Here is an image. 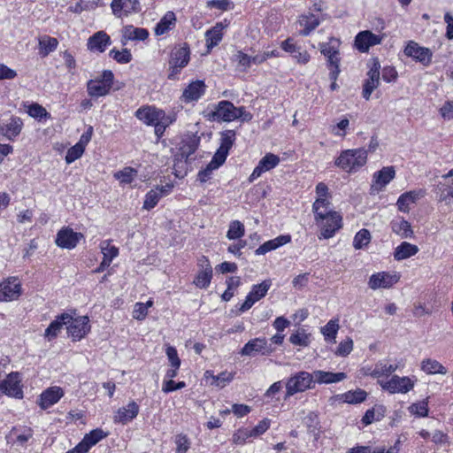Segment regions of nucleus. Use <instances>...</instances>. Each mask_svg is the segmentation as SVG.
I'll return each mask as SVG.
<instances>
[{"mask_svg":"<svg viewBox=\"0 0 453 453\" xmlns=\"http://www.w3.org/2000/svg\"><path fill=\"white\" fill-rule=\"evenodd\" d=\"M321 204H325L323 201L315 200L312 204V211L315 216V221L320 228L319 239H329L333 237L342 224V218L338 212H326L322 210L319 211Z\"/></svg>","mask_w":453,"mask_h":453,"instance_id":"1","label":"nucleus"},{"mask_svg":"<svg viewBox=\"0 0 453 453\" xmlns=\"http://www.w3.org/2000/svg\"><path fill=\"white\" fill-rule=\"evenodd\" d=\"M367 150L365 149L346 150L335 160V165L346 172H351L365 165Z\"/></svg>","mask_w":453,"mask_h":453,"instance_id":"2","label":"nucleus"},{"mask_svg":"<svg viewBox=\"0 0 453 453\" xmlns=\"http://www.w3.org/2000/svg\"><path fill=\"white\" fill-rule=\"evenodd\" d=\"M314 388L313 375L308 372L302 371L292 375L286 383L285 399L296 393L304 392Z\"/></svg>","mask_w":453,"mask_h":453,"instance_id":"3","label":"nucleus"},{"mask_svg":"<svg viewBox=\"0 0 453 453\" xmlns=\"http://www.w3.org/2000/svg\"><path fill=\"white\" fill-rule=\"evenodd\" d=\"M22 378L19 372H10L5 379L0 380V396L22 399L24 397Z\"/></svg>","mask_w":453,"mask_h":453,"instance_id":"4","label":"nucleus"},{"mask_svg":"<svg viewBox=\"0 0 453 453\" xmlns=\"http://www.w3.org/2000/svg\"><path fill=\"white\" fill-rule=\"evenodd\" d=\"M378 383L383 390L389 394H406L414 388L415 380L407 376L393 375L390 380H379Z\"/></svg>","mask_w":453,"mask_h":453,"instance_id":"5","label":"nucleus"},{"mask_svg":"<svg viewBox=\"0 0 453 453\" xmlns=\"http://www.w3.org/2000/svg\"><path fill=\"white\" fill-rule=\"evenodd\" d=\"M380 64L378 58H373L369 64V71L366 73L367 78L364 81L362 96L365 100H369L372 93L380 85Z\"/></svg>","mask_w":453,"mask_h":453,"instance_id":"6","label":"nucleus"},{"mask_svg":"<svg viewBox=\"0 0 453 453\" xmlns=\"http://www.w3.org/2000/svg\"><path fill=\"white\" fill-rule=\"evenodd\" d=\"M21 295V283L16 277H10L0 283V302L17 300Z\"/></svg>","mask_w":453,"mask_h":453,"instance_id":"7","label":"nucleus"},{"mask_svg":"<svg viewBox=\"0 0 453 453\" xmlns=\"http://www.w3.org/2000/svg\"><path fill=\"white\" fill-rule=\"evenodd\" d=\"M404 54L427 66L432 62L433 53L428 48L421 47L417 42L410 41L404 49Z\"/></svg>","mask_w":453,"mask_h":453,"instance_id":"8","label":"nucleus"},{"mask_svg":"<svg viewBox=\"0 0 453 453\" xmlns=\"http://www.w3.org/2000/svg\"><path fill=\"white\" fill-rule=\"evenodd\" d=\"M273 351L271 344L265 338H255L250 340L242 349V356H253L255 354L270 355Z\"/></svg>","mask_w":453,"mask_h":453,"instance_id":"9","label":"nucleus"},{"mask_svg":"<svg viewBox=\"0 0 453 453\" xmlns=\"http://www.w3.org/2000/svg\"><path fill=\"white\" fill-rule=\"evenodd\" d=\"M111 8L112 13L117 18H122L123 16L141 12L139 0H112Z\"/></svg>","mask_w":453,"mask_h":453,"instance_id":"10","label":"nucleus"},{"mask_svg":"<svg viewBox=\"0 0 453 453\" xmlns=\"http://www.w3.org/2000/svg\"><path fill=\"white\" fill-rule=\"evenodd\" d=\"M81 238H83L81 233L74 232L70 227H64L57 234L56 244L60 248L72 250L76 247Z\"/></svg>","mask_w":453,"mask_h":453,"instance_id":"11","label":"nucleus"},{"mask_svg":"<svg viewBox=\"0 0 453 453\" xmlns=\"http://www.w3.org/2000/svg\"><path fill=\"white\" fill-rule=\"evenodd\" d=\"M89 319L87 316H81L71 319L67 331L73 341L82 339L90 330Z\"/></svg>","mask_w":453,"mask_h":453,"instance_id":"12","label":"nucleus"},{"mask_svg":"<svg viewBox=\"0 0 453 453\" xmlns=\"http://www.w3.org/2000/svg\"><path fill=\"white\" fill-rule=\"evenodd\" d=\"M399 280V276L387 272L372 274L368 281L371 289L389 288Z\"/></svg>","mask_w":453,"mask_h":453,"instance_id":"13","label":"nucleus"},{"mask_svg":"<svg viewBox=\"0 0 453 453\" xmlns=\"http://www.w3.org/2000/svg\"><path fill=\"white\" fill-rule=\"evenodd\" d=\"M382 37L369 30L359 32L355 37V46L360 52H367L370 47L381 42Z\"/></svg>","mask_w":453,"mask_h":453,"instance_id":"14","label":"nucleus"},{"mask_svg":"<svg viewBox=\"0 0 453 453\" xmlns=\"http://www.w3.org/2000/svg\"><path fill=\"white\" fill-rule=\"evenodd\" d=\"M280 163V157L273 153H267L258 162L250 176V181H253L262 175V173L275 168Z\"/></svg>","mask_w":453,"mask_h":453,"instance_id":"15","label":"nucleus"},{"mask_svg":"<svg viewBox=\"0 0 453 453\" xmlns=\"http://www.w3.org/2000/svg\"><path fill=\"white\" fill-rule=\"evenodd\" d=\"M234 105L230 101H220L217 106L215 111H213L211 115L216 120H222L225 122H230L232 120L236 119V115H234Z\"/></svg>","mask_w":453,"mask_h":453,"instance_id":"16","label":"nucleus"},{"mask_svg":"<svg viewBox=\"0 0 453 453\" xmlns=\"http://www.w3.org/2000/svg\"><path fill=\"white\" fill-rule=\"evenodd\" d=\"M395 176V171L393 166H385L373 174V183L372 189L379 192L385 188Z\"/></svg>","mask_w":453,"mask_h":453,"instance_id":"17","label":"nucleus"},{"mask_svg":"<svg viewBox=\"0 0 453 453\" xmlns=\"http://www.w3.org/2000/svg\"><path fill=\"white\" fill-rule=\"evenodd\" d=\"M206 85L203 81H192L183 90L181 99L186 103L199 100L205 93Z\"/></svg>","mask_w":453,"mask_h":453,"instance_id":"18","label":"nucleus"},{"mask_svg":"<svg viewBox=\"0 0 453 453\" xmlns=\"http://www.w3.org/2000/svg\"><path fill=\"white\" fill-rule=\"evenodd\" d=\"M139 405L134 402L131 401L127 406L119 408L114 417V423L127 424L135 418L139 413Z\"/></svg>","mask_w":453,"mask_h":453,"instance_id":"19","label":"nucleus"},{"mask_svg":"<svg viewBox=\"0 0 453 453\" xmlns=\"http://www.w3.org/2000/svg\"><path fill=\"white\" fill-rule=\"evenodd\" d=\"M23 127V121L19 117L12 116L6 123L0 125V134L8 140H14Z\"/></svg>","mask_w":453,"mask_h":453,"instance_id":"20","label":"nucleus"},{"mask_svg":"<svg viewBox=\"0 0 453 453\" xmlns=\"http://www.w3.org/2000/svg\"><path fill=\"white\" fill-rule=\"evenodd\" d=\"M64 395V391L59 387H51L44 390L39 399V406L46 410L57 403Z\"/></svg>","mask_w":453,"mask_h":453,"instance_id":"21","label":"nucleus"},{"mask_svg":"<svg viewBox=\"0 0 453 453\" xmlns=\"http://www.w3.org/2000/svg\"><path fill=\"white\" fill-rule=\"evenodd\" d=\"M72 316L68 313H62L54 319L44 332V337L49 341L55 339L65 325H68Z\"/></svg>","mask_w":453,"mask_h":453,"instance_id":"22","label":"nucleus"},{"mask_svg":"<svg viewBox=\"0 0 453 453\" xmlns=\"http://www.w3.org/2000/svg\"><path fill=\"white\" fill-rule=\"evenodd\" d=\"M111 44V38L104 31H98L88 40V49L91 51L104 52Z\"/></svg>","mask_w":453,"mask_h":453,"instance_id":"23","label":"nucleus"},{"mask_svg":"<svg viewBox=\"0 0 453 453\" xmlns=\"http://www.w3.org/2000/svg\"><path fill=\"white\" fill-rule=\"evenodd\" d=\"M148 37L149 31L146 28L127 25L122 29L121 42L123 45H126L127 41H144Z\"/></svg>","mask_w":453,"mask_h":453,"instance_id":"24","label":"nucleus"},{"mask_svg":"<svg viewBox=\"0 0 453 453\" xmlns=\"http://www.w3.org/2000/svg\"><path fill=\"white\" fill-rule=\"evenodd\" d=\"M162 114V110L154 106L140 107L134 113L135 117L148 126H152L158 121V116Z\"/></svg>","mask_w":453,"mask_h":453,"instance_id":"25","label":"nucleus"},{"mask_svg":"<svg viewBox=\"0 0 453 453\" xmlns=\"http://www.w3.org/2000/svg\"><path fill=\"white\" fill-rule=\"evenodd\" d=\"M281 48L285 51L292 54L293 58L300 64H306L310 60V55L306 50H301V48L293 42V39L288 38L281 42Z\"/></svg>","mask_w":453,"mask_h":453,"instance_id":"26","label":"nucleus"},{"mask_svg":"<svg viewBox=\"0 0 453 453\" xmlns=\"http://www.w3.org/2000/svg\"><path fill=\"white\" fill-rule=\"evenodd\" d=\"M199 142L200 139L196 135H188L182 140L181 145L177 154L180 156V157L185 158V160L191 161L192 158H190V157L197 150Z\"/></svg>","mask_w":453,"mask_h":453,"instance_id":"27","label":"nucleus"},{"mask_svg":"<svg viewBox=\"0 0 453 453\" xmlns=\"http://www.w3.org/2000/svg\"><path fill=\"white\" fill-rule=\"evenodd\" d=\"M291 242V236L289 234H282L278 237L269 240L259 246L256 250V255H265L269 251L274 250L285 244Z\"/></svg>","mask_w":453,"mask_h":453,"instance_id":"28","label":"nucleus"},{"mask_svg":"<svg viewBox=\"0 0 453 453\" xmlns=\"http://www.w3.org/2000/svg\"><path fill=\"white\" fill-rule=\"evenodd\" d=\"M226 27L222 22H218L214 27L205 32L206 47L208 50L217 46L223 38V30Z\"/></svg>","mask_w":453,"mask_h":453,"instance_id":"29","label":"nucleus"},{"mask_svg":"<svg viewBox=\"0 0 453 453\" xmlns=\"http://www.w3.org/2000/svg\"><path fill=\"white\" fill-rule=\"evenodd\" d=\"M425 191L423 190H412L402 194L396 203L398 210L403 212H409L411 203H416L419 198L423 197Z\"/></svg>","mask_w":453,"mask_h":453,"instance_id":"30","label":"nucleus"},{"mask_svg":"<svg viewBox=\"0 0 453 453\" xmlns=\"http://www.w3.org/2000/svg\"><path fill=\"white\" fill-rule=\"evenodd\" d=\"M190 59V50L185 43L182 47L174 48L170 56L169 65H176L185 67Z\"/></svg>","mask_w":453,"mask_h":453,"instance_id":"31","label":"nucleus"},{"mask_svg":"<svg viewBox=\"0 0 453 453\" xmlns=\"http://www.w3.org/2000/svg\"><path fill=\"white\" fill-rule=\"evenodd\" d=\"M314 384L316 382L322 384H329V383H335L343 380L346 379L347 375L345 372H325L321 370L314 371L312 373Z\"/></svg>","mask_w":453,"mask_h":453,"instance_id":"32","label":"nucleus"},{"mask_svg":"<svg viewBox=\"0 0 453 453\" xmlns=\"http://www.w3.org/2000/svg\"><path fill=\"white\" fill-rule=\"evenodd\" d=\"M176 23L174 12H167L156 25L154 32L156 35H163L171 30Z\"/></svg>","mask_w":453,"mask_h":453,"instance_id":"33","label":"nucleus"},{"mask_svg":"<svg viewBox=\"0 0 453 453\" xmlns=\"http://www.w3.org/2000/svg\"><path fill=\"white\" fill-rule=\"evenodd\" d=\"M418 252V248L417 245L407 242H403L395 249L394 258L397 261H401L416 255Z\"/></svg>","mask_w":453,"mask_h":453,"instance_id":"34","label":"nucleus"},{"mask_svg":"<svg viewBox=\"0 0 453 453\" xmlns=\"http://www.w3.org/2000/svg\"><path fill=\"white\" fill-rule=\"evenodd\" d=\"M420 369L426 374H446L448 372L445 366L440 362L432 358H426L420 364Z\"/></svg>","mask_w":453,"mask_h":453,"instance_id":"35","label":"nucleus"},{"mask_svg":"<svg viewBox=\"0 0 453 453\" xmlns=\"http://www.w3.org/2000/svg\"><path fill=\"white\" fill-rule=\"evenodd\" d=\"M108 434L100 428H96L86 434L81 443L84 446L85 450L88 451L94 445L99 442L104 438L107 437Z\"/></svg>","mask_w":453,"mask_h":453,"instance_id":"36","label":"nucleus"},{"mask_svg":"<svg viewBox=\"0 0 453 453\" xmlns=\"http://www.w3.org/2000/svg\"><path fill=\"white\" fill-rule=\"evenodd\" d=\"M386 407L382 404H376L372 409H369L365 411L362 422L365 425H370L373 421H379L382 418H384L386 414Z\"/></svg>","mask_w":453,"mask_h":453,"instance_id":"37","label":"nucleus"},{"mask_svg":"<svg viewBox=\"0 0 453 453\" xmlns=\"http://www.w3.org/2000/svg\"><path fill=\"white\" fill-rule=\"evenodd\" d=\"M398 369V365H388L384 361L378 362L372 370L366 374L372 376V378H380L381 376H388L395 372Z\"/></svg>","mask_w":453,"mask_h":453,"instance_id":"38","label":"nucleus"},{"mask_svg":"<svg viewBox=\"0 0 453 453\" xmlns=\"http://www.w3.org/2000/svg\"><path fill=\"white\" fill-rule=\"evenodd\" d=\"M88 93L92 97L104 96L109 94L111 88L98 79L90 80L87 84Z\"/></svg>","mask_w":453,"mask_h":453,"instance_id":"39","label":"nucleus"},{"mask_svg":"<svg viewBox=\"0 0 453 453\" xmlns=\"http://www.w3.org/2000/svg\"><path fill=\"white\" fill-rule=\"evenodd\" d=\"M391 227L392 231L402 238H411L413 235L411 224L403 219L399 221H393Z\"/></svg>","mask_w":453,"mask_h":453,"instance_id":"40","label":"nucleus"},{"mask_svg":"<svg viewBox=\"0 0 453 453\" xmlns=\"http://www.w3.org/2000/svg\"><path fill=\"white\" fill-rule=\"evenodd\" d=\"M437 188L439 201L449 204L450 203V199L453 198V179L451 180L440 182Z\"/></svg>","mask_w":453,"mask_h":453,"instance_id":"41","label":"nucleus"},{"mask_svg":"<svg viewBox=\"0 0 453 453\" xmlns=\"http://www.w3.org/2000/svg\"><path fill=\"white\" fill-rule=\"evenodd\" d=\"M205 378L211 379V385H214L219 388H224L226 383H229L234 379V376L231 372H222L218 375H213L211 372H205Z\"/></svg>","mask_w":453,"mask_h":453,"instance_id":"42","label":"nucleus"},{"mask_svg":"<svg viewBox=\"0 0 453 453\" xmlns=\"http://www.w3.org/2000/svg\"><path fill=\"white\" fill-rule=\"evenodd\" d=\"M58 45V41L50 36H44L39 40V50L40 54L42 57L48 56L50 53L53 52Z\"/></svg>","mask_w":453,"mask_h":453,"instance_id":"43","label":"nucleus"},{"mask_svg":"<svg viewBox=\"0 0 453 453\" xmlns=\"http://www.w3.org/2000/svg\"><path fill=\"white\" fill-rule=\"evenodd\" d=\"M100 249L104 255L103 260L106 261L110 265L112 260L119 255V249L113 245H111L110 240L103 241L100 243Z\"/></svg>","mask_w":453,"mask_h":453,"instance_id":"44","label":"nucleus"},{"mask_svg":"<svg viewBox=\"0 0 453 453\" xmlns=\"http://www.w3.org/2000/svg\"><path fill=\"white\" fill-rule=\"evenodd\" d=\"M212 279V268H205L200 270L194 280V284L199 288H206L209 287Z\"/></svg>","mask_w":453,"mask_h":453,"instance_id":"45","label":"nucleus"},{"mask_svg":"<svg viewBox=\"0 0 453 453\" xmlns=\"http://www.w3.org/2000/svg\"><path fill=\"white\" fill-rule=\"evenodd\" d=\"M236 133L234 130H226L221 133L220 146L219 150L229 153L230 149L234 143Z\"/></svg>","mask_w":453,"mask_h":453,"instance_id":"46","label":"nucleus"},{"mask_svg":"<svg viewBox=\"0 0 453 453\" xmlns=\"http://www.w3.org/2000/svg\"><path fill=\"white\" fill-rule=\"evenodd\" d=\"M245 234L244 225L239 220H233L229 224L226 237L229 240H236L242 237Z\"/></svg>","mask_w":453,"mask_h":453,"instance_id":"47","label":"nucleus"},{"mask_svg":"<svg viewBox=\"0 0 453 453\" xmlns=\"http://www.w3.org/2000/svg\"><path fill=\"white\" fill-rule=\"evenodd\" d=\"M340 41L334 37L330 38L328 42H322L319 44V50L321 54L326 58L339 53Z\"/></svg>","mask_w":453,"mask_h":453,"instance_id":"48","label":"nucleus"},{"mask_svg":"<svg viewBox=\"0 0 453 453\" xmlns=\"http://www.w3.org/2000/svg\"><path fill=\"white\" fill-rule=\"evenodd\" d=\"M327 58V67L329 68V79L330 80H337L338 76L341 73L340 69V52L338 54L329 56Z\"/></svg>","mask_w":453,"mask_h":453,"instance_id":"49","label":"nucleus"},{"mask_svg":"<svg viewBox=\"0 0 453 453\" xmlns=\"http://www.w3.org/2000/svg\"><path fill=\"white\" fill-rule=\"evenodd\" d=\"M304 423L308 428L309 433L313 434L317 439L319 437V431L320 429L318 415L315 412H310L304 418Z\"/></svg>","mask_w":453,"mask_h":453,"instance_id":"50","label":"nucleus"},{"mask_svg":"<svg viewBox=\"0 0 453 453\" xmlns=\"http://www.w3.org/2000/svg\"><path fill=\"white\" fill-rule=\"evenodd\" d=\"M371 241V234L367 229L358 231L353 240V246L356 250L363 249L367 246Z\"/></svg>","mask_w":453,"mask_h":453,"instance_id":"51","label":"nucleus"},{"mask_svg":"<svg viewBox=\"0 0 453 453\" xmlns=\"http://www.w3.org/2000/svg\"><path fill=\"white\" fill-rule=\"evenodd\" d=\"M271 280H265L260 284L254 285L250 294H251L257 301H259L265 296L269 288H271Z\"/></svg>","mask_w":453,"mask_h":453,"instance_id":"52","label":"nucleus"},{"mask_svg":"<svg viewBox=\"0 0 453 453\" xmlns=\"http://www.w3.org/2000/svg\"><path fill=\"white\" fill-rule=\"evenodd\" d=\"M339 329L337 320H329L326 326L321 327V333L326 341H334Z\"/></svg>","mask_w":453,"mask_h":453,"instance_id":"53","label":"nucleus"},{"mask_svg":"<svg viewBox=\"0 0 453 453\" xmlns=\"http://www.w3.org/2000/svg\"><path fill=\"white\" fill-rule=\"evenodd\" d=\"M27 112L30 117L39 120H41L42 119L50 117V113L46 111V109L37 103L31 104L28 106Z\"/></svg>","mask_w":453,"mask_h":453,"instance_id":"54","label":"nucleus"},{"mask_svg":"<svg viewBox=\"0 0 453 453\" xmlns=\"http://www.w3.org/2000/svg\"><path fill=\"white\" fill-rule=\"evenodd\" d=\"M137 171L132 167H125L123 170L114 173V177L121 183L130 184L136 176Z\"/></svg>","mask_w":453,"mask_h":453,"instance_id":"55","label":"nucleus"},{"mask_svg":"<svg viewBox=\"0 0 453 453\" xmlns=\"http://www.w3.org/2000/svg\"><path fill=\"white\" fill-rule=\"evenodd\" d=\"M367 393L365 390L357 389L356 391H349L343 395L344 402L348 403H358L366 399Z\"/></svg>","mask_w":453,"mask_h":453,"instance_id":"56","label":"nucleus"},{"mask_svg":"<svg viewBox=\"0 0 453 453\" xmlns=\"http://www.w3.org/2000/svg\"><path fill=\"white\" fill-rule=\"evenodd\" d=\"M109 55L120 64H127L132 60V54L127 49H123L121 51L113 49L110 51Z\"/></svg>","mask_w":453,"mask_h":453,"instance_id":"57","label":"nucleus"},{"mask_svg":"<svg viewBox=\"0 0 453 453\" xmlns=\"http://www.w3.org/2000/svg\"><path fill=\"white\" fill-rule=\"evenodd\" d=\"M159 200L160 194L157 191V189L150 190L145 196V200L143 202V209L148 211L153 209L157 204Z\"/></svg>","mask_w":453,"mask_h":453,"instance_id":"58","label":"nucleus"},{"mask_svg":"<svg viewBox=\"0 0 453 453\" xmlns=\"http://www.w3.org/2000/svg\"><path fill=\"white\" fill-rule=\"evenodd\" d=\"M320 24V20L318 17H316L313 14H311L310 16H307L304 20V28L301 31V35L303 36H307L311 34V31H313L315 28H317Z\"/></svg>","mask_w":453,"mask_h":453,"instance_id":"59","label":"nucleus"},{"mask_svg":"<svg viewBox=\"0 0 453 453\" xmlns=\"http://www.w3.org/2000/svg\"><path fill=\"white\" fill-rule=\"evenodd\" d=\"M289 342L297 346L306 347L310 343L309 335L304 330H299L295 334H292L289 337Z\"/></svg>","mask_w":453,"mask_h":453,"instance_id":"60","label":"nucleus"},{"mask_svg":"<svg viewBox=\"0 0 453 453\" xmlns=\"http://www.w3.org/2000/svg\"><path fill=\"white\" fill-rule=\"evenodd\" d=\"M188 162V160H185V158L180 157L178 154L175 155L173 170L177 177H183L186 174Z\"/></svg>","mask_w":453,"mask_h":453,"instance_id":"61","label":"nucleus"},{"mask_svg":"<svg viewBox=\"0 0 453 453\" xmlns=\"http://www.w3.org/2000/svg\"><path fill=\"white\" fill-rule=\"evenodd\" d=\"M411 413L418 417H426L428 415V404L427 401L424 400L410 406Z\"/></svg>","mask_w":453,"mask_h":453,"instance_id":"62","label":"nucleus"},{"mask_svg":"<svg viewBox=\"0 0 453 453\" xmlns=\"http://www.w3.org/2000/svg\"><path fill=\"white\" fill-rule=\"evenodd\" d=\"M353 349V341L351 338L347 337L344 341L341 342L335 354L341 357L348 356Z\"/></svg>","mask_w":453,"mask_h":453,"instance_id":"63","label":"nucleus"},{"mask_svg":"<svg viewBox=\"0 0 453 453\" xmlns=\"http://www.w3.org/2000/svg\"><path fill=\"white\" fill-rule=\"evenodd\" d=\"M84 150L81 146L78 145L77 143L70 148L65 155V161L67 164H71L79 157H81L84 152Z\"/></svg>","mask_w":453,"mask_h":453,"instance_id":"64","label":"nucleus"}]
</instances>
